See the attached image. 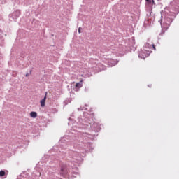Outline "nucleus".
<instances>
[{
	"label": "nucleus",
	"instance_id": "nucleus-14",
	"mask_svg": "<svg viewBox=\"0 0 179 179\" xmlns=\"http://www.w3.org/2000/svg\"><path fill=\"white\" fill-rule=\"evenodd\" d=\"M30 75H31V70H30L29 73H27L25 76L27 78V76H29Z\"/></svg>",
	"mask_w": 179,
	"mask_h": 179
},
{
	"label": "nucleus",
	"instance_id": "nucleus-22",
	"mask_svg": "<svg viewBox=\"0 0 179 179\" xmlns=\"http://www.w3.org/2000/svg\"><path fill=\"white\" fill-rule=\"evenodd\" d=\"M115 65H117V63H116V64H113V66H114Z\"/></svg>",
	"mask_w": 179,
	"mask_h": 179
},
{
	"label": "nucleus",
	"instance_id": "nucleus-15",
	"mask_svg": "<svg viewBox=\"0 0 179 179\" xmlns=\"http://www.w3.org/2000/svg\"><path fill=\"white\" fill-rule=\"evenodd\" d=\"M152 48H153V50H156V45H155V44H153V45H152Z\"/></svg>",
	"mask_w": 179,
	"mask_h": 179
},
{
	"label": "nucleus",
	"instance_id": "nucleus-18",
	"mask_svg": "<svg viewBox=\"0 0 179 179\" xmlns=\"http://www.w3.org/2000/svg\"><path fill=\"white\" fill-rule=\"evenodd\" d=\"M145 1H146V2H151L150 0H145Z\"/></svg>",
	"mask_w": 179,
	"mask_h": 179
},
{
	"label": "nucleus",
	"instance_id": "nucleus-1",
	"mask_svg": "<svg viewBox=\"0 0 179 179\" xmlns=\"http://www.w3.org/2000/svg\"><path fill=\"white\" fill-rule=\"evenodd\" d=\"M78 125L79 128H81L82 129H89L91 132V134H83L85 152H89L90 148H92V144L87 141H93V139L96 138L95 134L99 132L101 128H100V126L94 122L93 115L89 113H84L83 117L78 118ZM93 132H95V134H93Z\"/></svg>",
	"mask_w": 179,
	"mask_h": 179
},
{
	"label": "nucleus",
	"instance_id": "nucleus-21",
	"mask_svg": "<svg viewBox=\"0 0 179 179\" xmlns=\"http://www.w3.org/2000/svg\"><path fill=\"white\" fill-rule=\"evenodd\" d=\"M88 106V105L87 104H85V107H87Z\"/></svg>",
	"mask_w": 179,
	"mask_h": 179
},
{
	"label": "nucleus",
	"instance_id": "nucleus-9",
	"mask_svg": "<svg viewBox=\"0 0 179 179\" xmlns=\"http://www.w3.org/2000/svg\"><path fill=\"white\" fill-rule=\"evenodd\" d=\"M45 100H47V92H45L44 98L41 100V106L45 107Z\"/></svg>",
	"mask_w": 179,
	"mask_h": 179
},
{
	"label": "nucleus",
	"instance_id": "nucleus-12",
	"mask_svg": "<svg viewBox=\"0 0 179 179\" xmlns=\"http://www.w3.org/2000/svg\"><path fill=\"white\" fill-rule=\"evenodd\" d=\"M83 110H85V111H87V108H85V106H80L78 108V111H83Z\"/></svg>",
	"mask_w": 179,
	"mask_h": 179
},
{
	"label": "nucleus",
	"instance_id": "nucleus-17",
	"mask_svg": "<svg viewBox=\"0 0 179 179\" xmlns=\"http://www.w3.org/2000/svg\"><path fill=\"white\" fill-rule=\"evenodd\" d=\"M153 5H155V0H152Z\"/></svg>",
	"mask_w": 179,
	"mask_h": 179
},
{
	"label": "nucleus",
	"instance_id": "nucleus-19",
	"mask_svg": "<svg viewBox=\"0 0 179 179\" xmlns=\"http://www.w3.org/2000/svg\"><path fill=\"white\" fill-rule=\"evenodd\" d=\"M148 87H152V85H148Z\"/></svg>",
	"mask_w": 179,
	"mask_h": 179
},
{
	"label": "nucleus",
	"instance_id": "nucleus-6",
	"mask_svg": "<svg viewBox=\"0 0 179 179\" xmlns=\"http://www.w3.org/2000/svg\"><path fill=\"white\" fill-rule=\"evenodd\" d=\"M66 174H68V170L66 169V166H62L60 176L62 177H65V176Z\"/></svg>",
	"mask_w": 179,
	"mask_h": 179
},
{
	"label": "nucleus",
	"instance_id": "nucleus-24",
	"mask_svg": "<svg viewBox=\"0 0 179 179\" xmlns=\"http://www.w3.org/2000/svg\"><path fill=\"white\" fill-rule=\"evenodd\" d=\"M158 1H162V0H158Z\"/></svg>",
	"mask_w": 179,
	"mask_h": 179
},
{
	"label": "nucleus",
	"instance_id": "nucleus-10",
	"mask_svg": "<svg viewBox=\"0 0 179 179\" xmlns=\"http://www.w3.org/2000/svg\"><path fill=\"white\" fill-rule=\"evenodd\" d=\"M96 67L99 68V69L97 70V72H100V71H101L102 69H104V66H103V64H97Z\"/></svg>",
	"mask_w": 179,
	"mask_h": 179
},
{
	"label": "nucleus",
	"instance_id": "nucleus-3",
	"mask_svg": "<svg viewBox=\"0 0 179 179\" xmlns=\"http://www.w3.org/2000/svg\"><path fill=\"white\" fill-rule=\"evenodd\" d=\"M81 156H86V155L84 152L80 154V152L76 151L69 150L67 160L71 163H79V162H80Z\"/></svg>",
	"mask_w": 179,
	"mask_h": 179
},
{
	"label": "nucleus",
	"instance_id": "nucleus-13",
	"mask_svg": "<svg viewBox=\"0 0 179 179\" xmlns=\"http://www.w3.org/2000/svg\"><path fill=\"white\" fill-rule=\"evenodd\" d=\"M6 172L3 170L0 171V177L5 176Z\"/></svg>",
	"mask_w": 179,
	"mask_h": 179
},
{
	"label": "nucleus",
	"instance_id": "nucleus-16",
	"mask_svg": "<svg viewBox=\"0 0 179 179\" xmlns=\"http://www.w3.org/2000/svg\"><path fill=\"white\" fill-rule=\"evenodd\" d=\"M80 30H82V28H81V27H79V28H78V33H79V34L81 33Z\"/></svg>",
	"mask_w": 179,
	"mask_h": 179
},
{
	"label": "nucleus",
	"instance_id": "nucleus-11",
	"mask_svg": "<svg viewBox=\"0 0 179 179\" xmlns=\"http://www.w3.org/2000/svg\"><path fill=\"white\" fill-rule=\"evenodd\" d=\"M30 117H31V118H36L37 112H31L30 113Z\"/></svg>",
	"mask_w": 179,
	"mask_h": 179
},
{
	"label": "nucleus",
	"instance_id": "nucleus-4",
	"mask_svg": "<svg viewBox=\"0 0 179 179\" xmlns=\"http://www.w3.org/2000/svg\"><path fill=\"white\" fill-rule=\"evenodd\" d=\"M149 54H150V52H147V51L144 50V49H143V50H141L138 52V57H139V58L145 59V58H147V57H149Z\"/></svg>",
	"mask_w": 179,
	"mask_h": 179
},
{
	"label": "nucleus",
	"instance_id": "nucleus-7",
	"mask_svg": "<svg viewBox=\"0 0 179 179\" xmlns=\"http://www.w3.org/2000/svg\"><path fill=\"white\" fill-rule=\"evenodd\" d=\"M143 49L145 51H146L147 52H152V51H150V50H152V45H150L148 43H145V45L143 47Z\"/></svg>",
	"mask_w": 179,
	"mask_h": 179
},
{
	"label": "nucleus",
	"instance_id": "nucleus-5",
	"mask_svg": "<svg viewBox=\"0 0 179 179\" xmlns=\"http://www.w3.org/2000/svg\"><path fill=\"white\" fill-rule=\"evenodd\" d=\"M20 14H21L20 10H16L11 15H10V17H12V19H13L14 20H16V19H17L19 16H20Z\"/></svg>",
	"mask_w": 179,
	"mask_h": 179
},
{
	"label": "nucleus",
	"instance_id": "nucleus-20",
	"mask_svg": "<svg viewBox=\"0 0 179 179\" xmlns=\"http://www.w3.org/2000/svg\"><path fill=\"white\" fill-rule=\"evenodd\" d=\"M132 41H133V42H134V41H135V39H134V38H133Z\"/></svg>",
	"mask_w": 179,
	"mask_h": 179
},
{
	"label": "nucleus",
	"instance_id": "nucleus-23",
	"mask_svg": "<svg viewBox=\"0 0 179 179\" xmlns=\"http://www.w3.org/2000/svg\"><path fill=\"white\" fill-rule=\"evenodd\" d=\"M69 120H71V117H69Z\"/></svg>",
	"mask_w": 179,
	"mask_h": 179
},
{
	"label": "nucleus",
	"instance_id": "nucleus-2",
	"mask_svg": "<svg viewBox=\"0 0 179 179\" xmlns=\"http://www.w3.org/2000/svg\"><path fill=\"white\" fill-rule=\"evenodd\" d=\"M160 13L161 19L159 20V23L162 29L167 30L179 13V1L173 0L170 3L169 6L166 7Z\"/></svg>",
	"mask_w": 179,
	"mask_h": 179
},
{
	"label": "nucleus",
	"instance_id": "nucleus-8",
	"mask_svg": "<svg viewBox=\"0 0 179 179\" xmlns=\"http://www.w3.org/2000/svg\"><path fill=\"white\" fill-rule=\"evenodd\" d=\"M83 86V84L82 83V81H80L79 83H77L75 86V90L76 92H78L80 87Z\"/></svg>",
	"mask_w": 179,
	"mask_h": 179
}]
</instances>
